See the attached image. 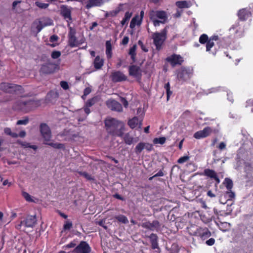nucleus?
<instances>
[{
	"instance_id": "obj_1",
	"label": "nucleus",
	"mask_w": 253,
	"mask_h": 253,
	"mask_svg": "<svg viewBox=\"0 0 253 253\" xmlns=\"http://www.w3.org/2000/svg\"><path fill=\"white\" fill-rule=\"evenodd\" d=\"M22 87L17 84V111H20L23 113H28L41 105V99H28L26 95H21L18 93Z\"/></svg>"
},
{
	"instance_id": "obj_2",
	"label": "nucleus",
	"mask_w": 253,
	"mask_h": 253,
	"mask_svg": "<svg viewBox=\"0 0 253 253\" xmlns=\"http://www.w3.org/2000/svg\"><path fill=\"white\" fill-rule=\"evenodd\" d=\"M106 131L112 136L122 137L125 130V124L117 119L108 117L104 120Z\"/></svg>"
},
{
	"instance_id": "obj_3",
	"label": "nucleus",
	"mask_w": 253,
	"mask_h": 253,
	"mask_svg": "<svg viewBox=\"0 0 253 253\" xmlns=\"http://www.w3.org/2000/svg\"><path fill=\"white\" fill-rule=\"evenodd\" d=\"M169 28L167 26L164 29L161 30V32H155L152 35V38L153 40V43L158 50L162 48V46L167 38L168 29Z\"/></svg>"
},
{
	"instance_id": "obj_4",
	"label": "nucleus",
	"mask_w": 253,
	"mask_h": 253,
	"mask_svg": "<svg viewBox=\"0 0 253 253\" xmlns=\"http://www.w3.org/2000/svg\"><path fill=\"white\" fill-rule=\"evenodd\" d=\"M220 38L217 35H213L210 38L206 34H202L199 39V42L202 44H206V51L211 53V48L214 45V41H218Z\"/></svg>"
},
{
	"instance_id": "obj_5",
	"label": "nucleus",
	"mask_w": 253,
	"mask_h": 253,
	"mask_svg": "<svg viewBox=\"0 0 253 253\" xmlns=\"http://www.w3.org/2000/svg\"><path fill=\"white\" fill-rule=\"evenodd\" d=\"M177 80L184 82L191 78L193 74V69L191 67L182 66L176 71Z\"/></svg>"
},
{
	"instance_id": "obj_6",
	"label": "nucleus",
	"mask_w": 253,
	"mask_h": 253,
	"mask_svg": "<svg viewBox=\"0 0 253 253\" xmlns=\"http://www.w3.org/2000/svg\"><path fill=\"white\" fill-rule=\"evenodd\" d=\"M20 223L18 225L17 228L21 229L22 226L26 227H33L36 223L37 219L36 216L24 215L19 217Z\"/></svg>"
},
{
	"instance_id": "obj_7",
	"label": "nucleus",
	"mask_w": 253,
	"mask_h": 253,
	"mask_svg": "<svg viewBox=\"0 0 253 253\" xmlns=\"http://www.w3.org/2000/svg\"><path fill=\"white\" fill-rule=\"evenodd\" d=\"M189 234L191 236L200 237L202 240H205L211 235L208 228L201 227L197 228L196 230L192 232L189 231Z\"/></svg>"
},
{
	"instance_id": "obj_8",
	"label": "nucleus",
	"mask_w": 253,
	"mask_h": 253,
	"mask_svg": "<svg viewBox=\"0 0 253 253\" xmlns=\"http://www.w3.org/2000/svg\"><path fill=\"white\" fill-rule=\"evenodd\" d=\"M150 19L157 18L163 22L168 21V16L166 11L164 10H151L149 12Z\"/></svg>"
},
{
	"instance_id": "obj_9",
	"label": "nucleus",
	"mask_w": 253,
	"mask_h": 253,
	"mask_svg": "<svg viewBox=\"0 0 253 253\" xmlns=\"http://www.w3.org/2000/svg\"><path fill=\"white\" fill-rule=\"evenodd\" d=\"M166 61L174 67L176 65H181L184 62L183 58L179 54H172L166 58Z\"/></svg>"
},
{
	"instance_id": "obj_10",
	"label": "nucleus",
	"mask_w": 253,
	"mask_h": 253,
	"mask_svg": "<svg viewBox=\"0 0 253 253\" xmlns=\"http://www.w3.org/2000/svg\"><path fill=\"white\" fill-rule=\"evenodd\" d=\"M73 253H91V248L86 242L82 241L74 249Z\"/></svg>"
},
{
	"instance_id": "obj_11",
	"label": "nucleus",
	"mask_w": 253,
	"mask_h": 253,
	"mask_svg": "<svg viewBox=\"0 0 253 253\" xmlns=\"http://www.w3.org/2000/svg\"><path fill=\"white\" fill-rule=\"evenodd\" d=\"M76 31L75 29L70 28L68 34V44L71 47H74L82 44V42H79L76 37Z\"/></svg>"
},
{
	"instance_id": "obj_12",
	"label": "nucleus",
	"mask_w": 253,
	"mask_h": 253,
	"mask_svg": "<svg viewBox=\"0 0 253 253\" xmlns=\"http://www.w3.org/2000/svg\"><path fill=\"white\" fill-rule=\"evenodd\" d=\"M110 79L113 83H119L126 81L127 77L122 72L115 71L111 73Z\"/></svg>"
},
{
	"instance_id": "obj_13",
	"label": "nucleus",
	"mask_w": 253,
	"mask_h": 253,
	"mask_svg": "<svg viewBox=\"0 0 253 253\" xmlns=\"http://www.w3.org/2000/svg\"><path fill=\"white\" fill-rule=\"evenodd\" d=\"M128 74L139 80H141L142 75L140 67L135 65H130L128 67Z\"/></svg>"
},
{
	"instance_id": "obj_14",
	"label": "nucleus",
	"mask_w": 253,
	"mask_h": 253,
	"mask_svg": "<svg viewBox=\"0 0 253 253\" xmlns=\"http://www.w3.org/2000/svg\"><path fill=\"white\" fill-rule=\"evenodd\" d=\"M40 132L45 141H49L51 138V132L49 127L45 123L40 125Z\"/></svg>"
},
{
	"instance_id": "obj_15",
	"label": "nucleus",
	"mask_w": 253,
	"mask_h": 253,
	"mask_svg": "<svg viewBox=\"0 0 253 253\" xmlns=\"http://www.w3.org/2000/svg\"><path fill=\"white\" fill-rule=\"evenodd\" d=\"M141 226L150 231L156 230L158 231L160 228L161 224L159 221L155 220L152 222L150 221L143 222L141 224Z\"/></svg>"
},
{
	"instance_id": "obj_16",
	"label": "nucleus",
	"mask_w": 253,
	"mask_h": 253,
	"mask_svg": "<svg viewBox=\"0 0 253 253\" xmlns=\"http://www.w3.org/2000/svg\"><path fill=\"white\" fill-rule=\"evenodd\" d=\"M212 132V129L210 127H206L203 130L198 131L194 134V137L196 139L205 138L209 136Z\"/></svg>"
},
{
	"instance_id": "obj_17",
	"label": "nucleus",
	"mask_w": 253,
	"mask_h": 253,
	"mask_svg": "<svg viewBox=\"0 0 253 253\" xmlns=\"http://www.w3.org/2000/svg\"><path fill=\"white\" fill-rule=\"evenodd\" d=\"M106 104L108 107L113 111L122 112L123 110L121 104L115 100H108Z\"/></svg>"
},
{
	"instance_id": "obj_18",
	"label": "nucleus",
	"mask_w": 253,
	"mask_h": 253,
	"mask_svg": "<svg viewBox=\"0 0 253 253\" xmlns=\"http://www.w3.org/2000/svg\"><path fill=\"white\" fill-rule=\"evenodd\" d=\"M71 10L66 5H62L61 8V14L63 18L68 21L72 20Z\"/></svg>"
},
{
	"instance_id": "obj_19",
	"label": "nucleus",
	"mask_w": 253,
	"mask_h": 253,
	"mask_svg": "<svg viewBox=\"0 0 253 253\" xmlns=\"http://www.w3.org/2000/svg\"><path fill=\"white\" fill-rule=\"evenodd\" d=\"M0 89L7 93H12L16 90V85L8 83H3L0 84Z\"/></svg>"
},
{
	"instance_id": "obj_20",
	"label": "nucleus",
	"mask_w": 253,
	"mask_h": 253,
	"mask_svg": "<svg viewBox=\"0 0 253 253\" xmlns=\"http://www.w3.org/2000/svg\"><path fill=\"white\" fill-rule=\"evenodd\" d=\"M41 72L44 74H50L54 72V66L52 63H46L42 66Z\"/></svg>"
},
{
	"instance_id": "obj_21",
	"label": "nucleus",
	"mask_w": 253,
	"mask_h": 253,
	"mask_svg": "<svg viewBox=\"0 0 253 253\" xmlns=\"http://www.w3.org/2000/svg\"><path fill=\"white\" fill-rule=\"evenodd\" d=\"M204 174L211 178L213 179L217 184L220 183V179L214 170L206 169L204 171Z\"/></svg>"
},
{
	"instance_id": "obj_22",
	"label": "nucleus",
	"mask_w": 253,
	"mask_h": 253,
	"mask_svg": "<svg viewBox=\"0 0 253 253\" xmlns=\"http://www.w3.org/2000/svg\"><path fill=\"white\" fill-rule=\"evenodd\" d=\"M84 1L87 9H89L94 6H100L103 3L102 0H84Z\"/></svg>"
},
{
	"instance_id": "obj_23",
	"label": "nucleus",
	"mask_w": 253,
	"mask_h": 253,
	"mask_svg": "<svg viewBox=\"0 0 253 253\" xmlns=\"http://www.w3.org/2000/svg\"><path fill=\"white\" fill-rule=\"evenodd\" d=\"M148 238L150 240L151 248L152 249L155 250L159 248L158 245V237L157 234L151 233L150 236H148Z\"/></svg>"
},
{
	"instance_id": "obj_24",
	"label": "nucleus",
	"mask_w": 253,
	"mask_h": 253,
	"mask_svg": "<svg viewBox=\"0 0 253 253\" xmlns=\"http://www.w3.org/2000/svg\"><path fill=\"white\" fill-rule=\"evenodd\" d=\"M251 13L246 8L240 9L238 12V16L240 20L245 21L250 16Z\"/></svg>"
},
{
	"instance_id": "obj_25",
	"label": "nucleus",
	"mask_w": 253,
	"mask_h": 253,
	"mask_svg": "<svg viewBox=\"0 0 253 253\" xmlns=\"http://www.w3.org/2000/svg\"><path fill=\"white\" fill-rule=\"evenodd\" d=\"M122 138L124 140L125 143L127 145H131L133 142H136L138 141V138H134L133 136H131L129 133H126L123 136Z\"/></svg>"
},
{
	"instance_id": "obj_26",
	"label": "nucleus",
	"mask_w": 253,
	"mask_h": 253,
	"mask_svg": "<svg viewBox=\"0 0 253 253\" xmlns=\"http://www.w3.org/2000/svg\"><path fill=\"white\" fill-rule=\"evenodd\" d=\"M142 120L139 121L138 118L137 117H134L129 120L127 124L131 128L133 129L137 126L138 124H139V127H140L142 125Z\"/></svg>"
},
{
	"instance_id": "obj_27",
	"label": "nucleus",
	"mask_w": 253,
	"mask_h": 253,
	"mask_svg": "<svg viewBox=\"0 0 253 253\" xmlns=\"http://www.w3.org/2000/svg\"><path fill=\"white\" fill-rule=\"evenodd\" d=\"M104 64V60L101 58L99 55L95 57L93 61V66L96 70L101 69Z\"/></svg>"
},
{
	"instance_id": "obj_28",
	"label": "nucleus",
	"mask_w": 253,
	"mask_h": 253,
	"mask_svg": "<svg viewBox=\"0 0 253 253\" xmlns=\"http://www.w3.org/2000/svg\"><path fill=\"white\" fill-rule=\"evenodd\" d=\"M106 55L107 58L110 59L112 57V46L110 41L106 42Z\"/></svg>"
},
{
	"instance_id": "obj_29",
	"label": "nucleus",
	"mask_w": 253,
	"mask_h": 253,
	"mask_svg": "<svg viewBox=\"0 0 253 253\" xmlns=\"http://www.w3.org/2000/svg\"><path fill=\"white\" fill-rule=\"evenodd\" d=\"M39 21L44 27L48 26H51L53 24V20L49 17H42L39 19Z\"/></svg>"
},
{
	"instance_id": "obj_30",
	"label": "nucleus",
	"mask_w": 253,
	"mask_h": 253,
	"mask_svg": "<svg viewBox=\"0 0 253 253\" xmlns=\"http://www.w3.org/2000/svg\"><path fill=\"white\" fill-rule=\"evenodd\" d=\"M122 6L123 4L120 3L118 7H117L115 10L110 11L108 13H106L105 14L106 17L111 16V17H115L122 10Z\"/></svg>"
},
{
	"instance_id": "obj_31",
	"label": "nucleus",
	"mask_w": 253,
	"mask_h": 253,
	"mask_svg": "<svg viewBox=\"0 0 253 253\" xmlns=\"http://www.w3.org/2000/svg\"><path fill=\"white\" fill-rule=\"evenodd\" d=\"M175 4L179 8H189L191 5L190 2L185 0L177 1Z\"/></svg>"
},
{
	"instance_id": "obj_32",
	"label": "nucleus",
	"mask_w": 253,
	"mask_h": 253,
	"mask_svg": "<svg viewBox=\"0 0 253 253\" xmlns=\"http://www.w3.org/2000/svg\"><path fill=\"white\" fill-rule=\"evenodd\" d=\"M137 46L136 44H134L132 47H131L129 49L128 54L131 56V59H132L133 63L136 61V50Z\"/></svg>"
},
{
	"instance_id": "obj_33",
	"label": "nucleus",
	"mask_w": 253,
	"mask_h": 253,
	"mask_svg": "<svg viewBox=\"0 0 253 253\" xmlns=\"http://www.w3.org/2000/svg\"><path fill=\"white\" fill-rule=\"evenodd\" d=\"M244 170L247 174H250L253 171V165L249 162L244 163Z\"/></svg>"
},
{
	"instance_id": "obj_34",
	"label": "nucleus",
	"mask_w": 253,
	"mask_h": 253,
	"mask_svg": "<svg viewBox=\"0 0 253 253\" xmlns=\"http://www.w3.org/2000/svg\"><path fill=\"white\" fill-rule=\"evenodd\" d=\"M17 143L20 144L24 148H30L34 149V150H36L38 149V147L36 145H30L29 143L26 142L17 140Z\"/></svg>"
},
{
	"instance_id": "obj_35",
	"label": "nucleus",
	"mask_w": 253,
	"mask_h": 253,
	"mask_svg": "<svg viewBox=\"0 0 253 253\" xmlns=\"http://www.w3.org/2000/svg\"><path fill=\"white\" fill-rule=\"evenodd\" d=\"M44 143L45 144H47L55 149H65V145L64 144H62V143H52V142H51V143L44 142Z\"/></svg>"
},
{
	"instance_id": "obj_36",
	"label": "nucleus",
	"mask_w": 253,
	"mask_h": 253,
	"mask_svg": "<svg viewBox=\"0 0 253 253\" xmlns=\"http://www.w3.org/2000/svg\"><path fill=\"white\" fill-rule=\"evenodd\" d=\"M99 101V98L98 96H94L88 100L85 103L86 106L87 107H91L94 105Z\"/></svg>"
},
{
	"instance_id": "obj_37",
	"label": "nucleus",
	"mask_w": 253,
	"mask_h": 253,
	"mask_svg": "<svg viewBox=\"0 0 253 253\" xmlns=\"http://www.w3.org/2000/svg\"><path fill=\"white\" fill-rule=\"evenodd\" d=\"M144 149V142L139 143L135 147L134 152L137 154H139Z\"/></svg>"
},
{
	"instance_id": "obj_38",
	"label": "nucleus",
	"mask_w": 253,
	"mask_h": 253,
	"mask_svg": "<svg viewBox=\"0 0 253 253\" xmlns=\"http://www.w3.org/2000/svg\"><path fill=\"white\" fill-rule=\"evenodd\" d=\"M116 219L118 221L122 222L124 224H127L128 223V220L127 218L124 215L120 214L115 217Z\"/></svg>"
},
{
	"instance_id": "obj_39",
	"label": "nucleus",
	"mask_w": 253,
	"mask_h": 253,
	"mask_svg": "<svg viewBox=\"0 0 253 253\" xmlns=\"http://www.w3.org/2000/svg\"><path fill=\"white\" fill-rule=\"evenodd\" d=\"M132 16V13L129 11H127L125 13V17L123 18L121 23L123 26L131 18Z\"/></svg>"
},
{
	"instance_id": "obj_40",
	"label": "nucleus",
	"mask_w": 253,
	"mask_h": 253,
	"mask_svg": "<svg viewBox=\"0 0 253 253\" xmlns=\"http://www.w3.org/2000/svg\"><path fill=\"white\" fill-rule=\"evenodd\" d=\"M164 88L166 90L167 98V100H168L172 93V92L170 90V86L169 82L165 84Z\"/></svg>"
},
{
	"instance_id": "obj_41",
	"label": "nucleus",
	"mask_w": 253,
	"mask_h": 253,
	"mask_svg": "<svg viewBox=\"0 0 253 253\" xmlns=\"http://www.w3.org/2000/svg\"><path fill=\"white\" fill-rule=\"evenodd\" d=\"M23 197L28 202H35L32 196L27 192L23 191L22 192Z\"/></svg>"
},
{
	"instance_id": "obj_42",
	"label": "nucleus",
	"mask_w": 253,
	"mask_h": 253,
	"mask_svg": "<svg viewBox=\"0 0 253 253\" xmlns=\"http://www.w3.org/2000/svg\"><path fill=\"white\" fill-rule=\"evenodd\" d=\"M139 20V19L138 15H135L134 17H133L130 23V28L131 29L134 28L136 25H137V22Z\"/></svg>"
},
{
	"instance_id": "obj_43",
	"label": "nucleus",
	"mask_w": 253,
	"mask_h": 253,
	"mask_svg": "<svg viewBox=\"0 0 253 253\" xmlns=\"http://www.w3.org/2000/svg\"><path fill=\"white\" fill-rule=\"evenodd\" d=\"M79 174L85 177L87 180H93L94 178L89 174L85 171H79Z\"/></svg>"
},
{
	"instance_id": "obj_44",
	"label": "nucleus",
	"mask_w": 253,
	"mask_h": 253,
	"mask_svg": "<svg viewBox=\"0 0 253 253\" xmlns=\"http://www.w3.org/2000/svg\"><path fill=\"white\" fill-rule=\"evenodd\" d=\"M166 141V138L165 137H161L159 138H155L153 139V143L154 144H164Z\"/></svg>"
},
{
	"instance_id": "obj_45",
	"label": "nucleus",
	"mask_w": 253,
	"mask_h": 253,
	"mask_svg": "<svg viewBox=\"0 0 253 253\" xmlns=\"http://www.w3.org/2000/svg\"><path fill=\"white\" fill-rule=\"evenodd\" d=\"M29 122L28 117L25 116L22 120H19L17 121V125H26Z\"/></svg>"
},
{
	"instance_id": "obj_46",
	"label": "nucleus",
	"mask_w": 253,
	"mask_h": 253,
	"mask_svg": "<svg viewBox=\"0 0 253 253\" xmlns=\"http://www.w3.org/2000/svg\"><path fill=\"white\" fill-rule=\"evenodd\" d=\"M225 184L227 190H231L233 187V182L231 179L228 178L225 179Z\"/></svg>"
},
{
	"instance_id": "obj_47",
	"label": "nucleus",
	"mask_w": 253,
	"mask_h": 253,
	"mask_svg": "<svg viewBox=\"0 0 253 253\" xmlns=\"http://www.w3.org/2000/svg\"><path fill=\"white\" fill-rule=\"evenodd\" d=\"M4 133L8 135H10L12 138H16V133L12 132L10 128L6 127L4 129Z\"/></svg>"
},
{
	"instance_id": "obj_48",
	"label": "nucleus",
	"mask_w": 253,
	"mask_h": 253,
	"mask_svg": "<svg viewBox=\"0 0 253 253\" xmlns=\"http://www.w3.org/2000/svg\"><path fill=\"white\" fill-rule=\"evenodd\" d=\"M35 4L36 6H37L39 8H42V9L47 8L49 6L48 3H42V2H41L39 1H36Z\"/></svg>"
},
{
	"instance_id": "obj_49",
	"label": "nucleus",
	"mask_w": 253,
	"mask_h": 253,
	"mask_svg": "<svg viewBox=\"0 0 253 253\" xmlns=\"http://www.w3.org/2000/svg\"><path fill=\"white\" fill-rule=\"evenodd\" d=\"M190 157L189 156H184L179 158L177 161L178 164H183L189 160Z\"/></svg>"
},
{
	"instance_id": "obj_50",
	"label": "nucleus",
	"mask_w": 253,
	"mask_h": 253,
	"mask_svg": "<svg viewBox=\"0 0 253 253\" xmlns=\"http://www.w3.org/2000/svg\"><path fill=\"white\" fill-rule=\"evenodd\" d=\"M226 196L228 198V200H231L235 198V195L234 192L232 191L231 190H228V191L226 192Z\"/></svg>"
},
{
	"instance_id": "obj_51",
	"label": "nucleus",
	"mask_w": 253,
	"mask_h": 253,
	"mask_svg": "<svg viewBox=\"0 0 253 253\" xmlns=\"http://www.w3.org/2000/svg\"><path fill=\"white\" fill-rule=\"evenodd\" d=\"M73 224L70 221H67L65 222V223L63 226V230H69L72 227Z\"/></svg>"
},
{
	"instance_id": "obj_52",
	"label": "nucleus",
	"mask_w": 253,
	"mask_h": 253,
	"mask_svg": "<svg viewBox=\"0 0 253 253\" xmlns=\"http://www.w3.org/2000/svg\"><path fill=\"white\" fill-rule=\"evenodd\" d=\"M61 56V52L59 51L54 50L52 52L51 56L52 58L56 59L58 58Z\"/></svg>"
},
{
	"instance_id": "obj_53",
	"label": "nucleus",
	"mask_w": 253,
	"mask_h": 253,
	"mask_svg": "<svg viewBox=\"0 0 253 253\" xmlns=\"http://www.w3.org/2000/svg\"><path fill=\"white\" fill-rule=\"evenodd\" d=\"M152 22H153V25L155 26V27H158L160 26V24H165L166 23L165 22H162V21L160 20H158L156 18H154V19H150Z\"/></svg>"
},
{
	"instance_id": "obj_54",
	"label": "nucleus",
	"mask_w": 253,
	"mask_h": 253,
	"mask_svg": "<svg viewBox=\"0 0 253 253\" xmlns=\"http://www.w3.org/2000/svg\"><path fill=\"white\" fill-rule=\"evenodd\" d=\"M76 246V242H75V241H73L70 242L69 244L66 245L64 247V248L65 249H67V248L69 249V248H75Z\"/></svg>"
},
{
	"instance_id": "obj_55",
	"label": "nucleus",
	"mask_w": 253,
	"mask_h": 253,
	"mask_svg": "<svg viewBox=\"0 0 253 253\" xmlns=\"http://www.w3.org/2000/svg\"><path fill=\"white\" fill-rule=\"evenodd\" d=\"M60 84L62 88L65 90L68 89L69 87L68 83L66 81H61Z\"/></svg>"
},
{
	"instance_id": "obj_56",
	"label": "nucleus",
	"mask_w": 253,
	"mask_h": 253,
	"mask_svg": "<svg viewBox=\"0 0 253 253\" xmlns=\"http://www.w3.org/2000/svg\"><path fill=\"white\" fill-rule=\"evenodd\" d=\"M59 39V37L56 35H53L49 38V42H57Z\"/></svg>"
},
{
	"instance_id": "obj_57",
	"label": "nucleus",
	"mask_w": 253,
	"mask_h": 253,
	"mask_svg": "<svg viewBox=\"0 0 253 253\" xmlns=\"http://www.w3.org/2000/svg\"><path fill=\"white\" fill-rule=\"evenodd\" d=\"M215 240L214 238H211L209 239V240H207L206 242V244L210 246H212L215 243Z\"/></svg>"
},
{
	"instance_id": "obj_58",
	"label": "nucleus",
	"mask_w": 253,
	"mask_h": 253,
	"mask_svg": "<svg viewBox=\"0 0 253 253\" xmlns=\"http://www.w3.org/2000/svg\"><path fill=\"white\" fill-rule=\"evenodd\" d=\"M144 149L148 151H151L153 149V145L148 143H144Z\"/></svg>"
},
{
	"instance_id": "obj_59",
	"label": "nucleus",
	"mask_w": 253,
	"mask_h": 253,
	"mask_svg": "<svg viewBox=\"0 0 253 253\" xmlns=\"http://www.w3.org/2000/svg\"><path fill=\"white\" fill-rule=\"evenodd\" d=\"M138 44L140 46L141 48L143 51H144L145 52H147L148 51V50L146 47V46L144 45L143 42L141 41H140V40L138 41Z\"/></svg>"
},
{
	"instance_id": "obj_60",
	"label": "nucleus",
	"mask_w": 253,
	"mask_h": 253,
	"mask_svg": "<svg viewBox=\"0 0 253 253\" xmlns=\"http://www.w3.org/2000/svg\"><path fill=\"white\" fill-rule=\"evenodd\" d=\"M44 27L40 23V22H38V24L37 25L36 27V29L37 30V33H39L41 31V30L44 28Z\"/></svg>"
},
{
	"instance_id": "obj_61",
	"label": "nucleus",
	"mask_w": 253,
	"mask_h": 253,
	"mask_svg": "<svg viewBox=\"0 0 253 253\" xmlns=\"http://www.w3.org/2000/svg\"><path fill=\"white\" fill-rule=\"evenodd\" d=\"M144 11L141 10V12H140V18L139 20L138 21V22H137V25H140L141 24V23L142 22V19H143V18L144 17Z\"/></svg>"
},
{
	"instance_id": "obj_62",
	"label": "nucleus",
	"mask_w": 253,
	"mask_h": 253,
	"mask_svg": "<svg viewBox=\"0 0 253 253\" xmlns=\"http://www.w3.org/2000/svg\"><path fill=\"white\" fill-rule=\"evenodd\" d=\"M128 41H129L128 37L127 36H125L123 38L121 43L123 45H126L128 43Z\"/></svg>"
},
{
	"instance_id": "obj_63",
	"label": "nucleus",
	"mask_w": 253,
	"mask_h": 253,
	"mask_svg": "<svg viewBox=\"0 0 253 253\" xmlns=\"http://www.w3.org/2000/svg\"><path fill=\"white\" fill-rule=\"evenodd\" d=\"M218 148L220 150L225 149L226 148V144L223 142H220L218 146Z\"/></svg>"
},
{
	"instance_id": "obj_64",
	"label": "nucleus",
	"mask_w": 253,
	"mask_h": 253,
	"mask_svg": "<svg viewBox=\"0 0 253 253\" xmlns=\"http://www.w3.org/2000/svg\"><path fill=\"white\" fill-rule=\"evenodd\" d=\"M118 62L116 64V67L117 68H119L122 65L123 63V60L121 58H119L118 59Z\"/></svg>"
}]
</instances>
